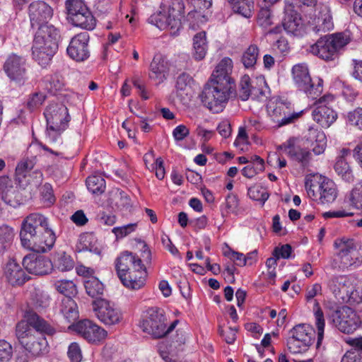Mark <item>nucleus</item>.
<instances>
[{"instance_id":"obj_1","label":"nucleus","mask_w":362,"mask_h":362,"mask_svg":"<svg viewBox=\"0 0 362 362\" xmlns=\"http://www.w3.org/2000/svg\"><path fill=\"white\" fill-rule=\"evenodd\" d=\"M25 318L16 325L17 340L32 357H42L49 352V344L45 334L53 335L55 329L35 312H27Z\"/></svg>"},{"instance_id":"obj_2","label":"nucleus","mask_w":362,"mask_h":362,"mask_svg":"<svg viewBox=\"0 0 362 362\" xmlns=\"http://www.w3.org/2000/svg\"><path fill=\"white\" fill-rule=\"evenodd\" d=\"M20 238L25 248L35 252L49 250L56 240V235L49 228L47 218L38 213L31 214L23 220Z\"/></svg>"},{"instance_id":"obj_3","label":"nucleus","mask_w":362,"mask_h":362,"mask_svg":"<svg viewBox=\"0 0 362 362\" xmlns=\"http://www.w3.org/2000/svg\"><path fill=\"white\" fill-rule=\"evenodd\" d=\"M60 39V31L55 26L40 25L35 33L32 45L33 59L42 67L49 65L58 49Z\"/></svg>"},{"instance_id":"obj_4","label":"nucleus","mask_w":362,"mask_h":362,"mask_svg":"<svg viewBox=\"0 0 362 362\" xmlns=\"http://www.w3.org/2000/svg\"><path fill=\"white\" fill-rule=\"evenodd\" d=\"M235 92V85L208 81L202 93V102L212 113H221Z\"/></svg>"},{"instance_id":"obj_5","label":"nucleus","mask_w":362,"mask_h":362,"mask_svg":"<svg viewBox=\"0 0 362 362\" xmlns=\"http://www.w3.org/2000/svg\"><path fill=\"white\" fill-rule=\"evenodd\" d=\"M350 40L349 35L344 33L326 35L311 45L307 50L325 61H333Z\"/></svg>"},{"instance_id":"obj_6","label":"nucleus","mask_w":362,"mask_h":362,"mask_svg":"<svg viewBox=\"0 0 362 362\" xmlns=\"http://www.w3.org/2000/svg\"><path fill=\"white\" fill-rule=\"evenodd\" d=\"M178 322L179 321L176 320L168 326L164 310L158 307H151L142 315L139 327L144 332L153 338L160 339L172 332Z\"/></svg>"},{"instance_id":"obj_7","label":"nucleus","mask_w":362,"mask_h":362,"mask_svg":"<svg viewBox=\"0 0 362 362\" xmlns=\"http://www.w3.org/2000/svg\"><path fill=\"white\" fill-rule=\"evenodd\" d=\"M267 112L269 119L268 126L272 128L293 123L304 113V110L295 111L290 102L280 98L270 100L267 105Z\"/></svg>"},{"instance_id":"obj_8","label":"nucleus","mask_w":362,"mask_h":362,"mask_svg":"<svg viewBox=\"0 0 362 362\" xmlns=\"http://www.w3.org/2000/svg\"><path fill=\"white\" fill-rule=\"evenodd\" d=\"M305 187L308 197L322 204L332 203L337 197L335 183L325 177L307 179Z\"/></svg>"},{"instance_id":"obj_9","label":"nucleus","mask_w":362,"mask_h":362,"mask_svg":"<svg viewBox=\"0 0 362 362\" xmlns=\"http://www.w3.org/2000/svg\"><path fill=\"white\" fill-rule=\"evenodd\" d=\"M334 247L341 268L358 267L362 263V245H356L353 239L338 238L334 241Z\"/></svg>"},{"instance_id":"obj_10","label":"nucleus","mask_w":362,"mask_h":362,"mask_svg":"<svg viewBox=\"0 0 362 362\" xmlns=\"http://www.w3.org/2000/svg\"><path fill=\"white\" fill-rule=\"evenodd\" d=\"M66 9L68 18L75 26L91 30L96 25V20L82 0H66Z\"/></svg>"},{"instance_id":"obj_11","label":"nucleus","mask_w":362,"mask_h":362,"mask_svg":"<svg viewBox=\"0 0 362 362\" xmlns=\"http://www.w3.org/2000/svg\"><path fill=\"white\" fill-rule=\"evenodd\" d=\"M3 69L8 78L19 86H23L29 79L27 59L20 55L11 54L6 59Z\"/></svg>"},{"instance_id":"obj_12","label":"nucleus","mask_w":362,"mask_h":362,"mask_svg":"<svg viewBox=\"0 0 362 362\" xmlns=\"http://www.w3.org/2000/svg\"><path fill=\"white\" fill-rule=\"evenodd\" d=\"M44 115L48 131L61 134L68 127L70 116L64 105L62 103L49 105L44 112Z\"/></svg>"},{"instance_id":"obj_13","label":"nucleus","mask_w":362,"mask_h":362,"mask_svg":"<svg viewBox=\"0 0 362 362\" xmlns=\"http://www.w3.org/2000/svg\"><path fill=\"white\" fill-rule=\"evenodd\" d=\"M292 76L297 87L305 92L308 97L315 99L322 91V85L319 81L315 85L310 78L306 64H296L292 68Z\"/></svg>"},{"instance_id":"obj_14","label":"nucleus","mask_w":362,"mask_h":362,"mask_svg":"<svg viewBox=\"0 0 362 362\" xmlns=\"http://www.w3.org/2000/svg\"><path fill=\"white\" fill-rule=\"evenodd\" d=\"M329 317L333 325L345 334L353 333L361 324L356 311L348 306H342L334 311Z\"/></svg>"},{"instance_id":"obj_15","label":"nucleus","mask_w":362,"mask_h":362,"mask_svg":"<svg viewBox=\"0 0 362 362\" xmlns=\"http://www.w3.org/2000/svg\"><path fill=\"white\" fill-rule=\"evenodd\" d=\"M93 310L96 317L106 325L119 324L123 318L120 309L113 303L104 298L93 302Z\"/></svg>"},{"instance_id":"obj_16","label":"nucleus","mask_w":362,"mask_h":362,"mask_svg":"<svg viewBox=\"0 0 362 362\" xmlns=\"http://www.w3.org/2000/svg\"><path fill=\"white\" fill-rule=\"evenodd\" d=\"M329 291L339 303H350L355 291L354 280L351 276H334L327 282Z\"/></svg>"},{"instance_id":"obj_17","label":"nucleus","mask_w":362,"mask_h":362,"mask_svg":"<svg viewBox=\"0 0 362 362\" xmlns=\"http://www.w3.org/2000/svg\"><path fill=\"white\" fill-rule=\"evenodd\" d=\"M73 329L90 343L98 344L105 339L107 331L90 320H82L72 325Z\"/></svg>"},{"instance_id":"obj_18","label":"nucleus","mask_w":362,"mask_h":362,"mask_svg":"<svg viewBox=\"0 0 362 362\" xmlns=\"http://www.w3.org/2000/svg\"><path fill=\"white\" fill-rule=\"evenodd\" d=\"M90 35L87 32L75 35L66 49L67 54L76 62H84L90 57Z\"/></svg>"},{"instance_id":"obj_19","label":"nucleus","mask_w":362,"mask_h":362,"mask_svg":"<svg viewBox=\"0 0 362 362\" xmlns=\"http://www.w3.org/2000/svg\"><path fill=\"white\" fill-rule=\"evenodd\" d=\"M177 3L178 6L177 13H175L174 8H172V11L170 9L168 13L165 11L156 12L148 18V22L160 30L165 29L168 27L173 28L179 26L180 24L179 16L182 14L183 4L179 1Z\"/></svg>"},{"instance_id":"obj_20","label":"nucleus","mask_w":362,"mask_h":362,"mask_svg":"<svg viewBox=\"0 0 362 362\" xmlns=\"http://www.w3.org/2000/svg\"><path fill=\"white\" fill-rule=\"evenodd\" d=\"M115 267L119 279L125 276L132 270L144 267L141 257L136 255L124 251L122 252L115 260Z\"/></svg>"},{"instance_id":"obj_21","label":"nucleus","mask_w":362,"mask_h":362,"mask_svg":"<svg viewBox=\"0 0 362 362\" xmlns=\"http://www.w3.org/2000/svg\"><path fill=\"white\" fill-rule=\"evenodd\" d=\"M266 88L267 83L264 77L259 76L251 81L249 76L245 75L240 82L239 97L243 101L247 100L250 95H263Z\"/></svg>"},{"instance_id":"obj_22","label":"nucleus","mask_w":362,"mask_h":362,"mask_svg":"<svg viewBox=\"0 0 362 362\" xmlns=\"http://www.w3.org/2000/svg\"><path fill=\"white\" fill-rule=\"evenodd\" d=\"M23 264L29 273L35 275L47 274L52 269V264L47 257L36 254L26 255Z\"/></svg>"},{"instance_id":"obj_23","label":"nucleus","mask_w":362,"mask_h":362,"mask_svg":"<svg viewBox=\"0 0 362 362\" xmlns=\"http://www.w3.org/2000/svg\"><path fill=\"white\" fill-rule=\"evenodd\" d=\"M29 17L32 28L39 27L41 25H48L47 21L52 16V8L42 1H34L28 8Z\"/></svg>"},{"instance_id":"obj_24","label":"nucleus","mask_w":362,"mask_h":362,"mask_svg":"<svg viewBox=\"0 0 362 362\" xmlns=\"http://www.w3.org/2000/svg\"><path fill=\"white\" fill-rule=\"evenodd\" d=\"M279 148L291 158L298 161L304 167L308 165L312 157L310 152L301 148L295 138L289 139Z\"/></svg>"},{"instance_id":"obj_25","label":"nucleus","mask_w":362,"mask_h":362,"mask_svg":"<svg viewBox=\"0 0 362 362\" xmlns=\"http://www.w3.org/2000/svg\"><path fill=\"white\" fill-rule=\"evenodd\" d=\"M303 145L312 148L315 155L322 154L327 146V138L325 133L314 127H310L303 137Z\"/></svg>"},{"instance_id":"obj_26","label":"nucleus","mask_w":362,"mask_h":362,"mask_svg":"<svg viewBox=\"0 0 362 362\" xmlns=\"http://www.w3.org/2000/svg\"><path fill=\"white\" fill-rule=\"evenodd\" d=\"M170 65L165 57L161 54L153 57L149 66V78L157 83H163L168 77Z\"/></svg>"},{"instance_id":"obj_27","label":"nucleus","mask_w":362,"mask_h":362,"mask_svg":"<svg viewBox=\"0 0 362 362\" xmlns=\"http://www.w3.org/2000/svg\"><path fill=\"white\" fill-rule=\"evenodd\" d=\"M232 70V60L228 57H225L218 64L209 81L235 85V82L230 76Z\"/></svg>"},{"instance_id":"obj_28","label":"nucleus","mask_w":362,"mask_h":362,"mask_svg":"<svg viewBox=\"0 0 362 362\" xmlns=\"http://www.w3.org/2000/svg\"><path fill=\"white\" fill-rule=\"evenodd\" d=\"M0 199L6 204L16 207L21 203L20 196L8 177H0Z\"/></svg>"},{"instance_id":"obj_29","label":"nucleus","mask_w":362,"mask_h":362,"mask_svg":"<svg viewBox=\"0 0 362 362\" xmlns=\"http://www.w3.org/2000/svg\"><path fill=\"white\" fill-rule=\"evenodd\" d=\"M4 275L6 281L12 286L23 285L28 279L23 269L15 260H10L7 262Z\"/></svg>"},{"instance_id":"obj_30","label":"nucleus","mask_w":362,"mask_h":362,"mask_svg":"<svg viewBox=\"0 0 362 362\" xmlns=\"http://www.w3.org/2000/svg\"><path fill=\"white\" fill-rule=\"evenodd\" d=\"M285 13L286 15L283 21L284 30L287 33L296 35H300L304 25L300 14L293 10L291 5L286 6Z\"/></svg>"},{"instance_id":"obj_31","label":"nucleus","mask_w":362,"mask_h":362,"mask_svg":"<svg viewBox=\"0 0 362 362\" xmlns=\"http://www.w3.org/2000/svg\"><path fill=\"white\" fill-rule=\"evenodd\" d=\"M147 278L146 267H140L129 272L125 276L120 278L122 284L132 290H138L144 286Z\"/></svg>"},{"instance_id":"obj_32","label":"nucleus","mask_w":362,"mask_h":362,"mask_svg":"<svg viewBox=\"0 0 362 362\" xmlns=\"http://www.w3.org/2000/svg\"><path fill=\"white\" fill-rule=\"evenodd\" d=\"M313 117L322 127L327 128L336 121L337 115L327 105H319L313 111Z\"/></svg>"},{"instance_id":"obj_33","label":"nucleus","mask_w":362,"mask_h":362,"mask_svg":"<svg viewBox=\"0 0 362 362\" xmlns=\"http://www.w3.org/2000/svg\"><path fill=\"white\" fill-rule=\"evenodd\" d=\"M334 27L332 18L329 11L325 10L313 20L312 30L316 33H325L332 30Z\"/></svg>"},{"instance_id":"obj_34","label":"nucleus","mask_w":362,"mask_h":362,"mask_svg":"<svg viewBox=\"0 0 362 362\" xmlns=\"http://www.w3.org/2000/svg\"><path fill=\"white\" fill-rule=\"evenodd\" d=\"M292 335L312 345L315 341V331L308 324H300L295 326L291 330Z\"/></svg>"},{"instance_id":"obj_35","label":"nucleus","mask_w":362,"mask_h":362,"mask_svg":"<svg viewBox=\"0 0 362 362\" xmlns=\"http://www.w3.org/2000/svg\"><path fill=\"white\" fill-rule=\"evenodd\" d=\"M231 6L235 13L245 18H250L254 11V2L252 0H226Z\"/></svg>"},{"instance_id":"obj_36","label":"nucleus","mask_w":362,"mask_h":362,"mask_svg":"<svg viewBox=\"0 0 362 362\" xmlns=\"http://www.w3.org/2000/svg\"><path fill=\"white\" fill-rule=\"evenodd\" d=\"M313 312L315 317V325L317 329V347L318 348L321 345L324 339L325 320L323 312L317 301L315 303Z\"/></svg>"},{"instance_id":"obj_37","label":"nucleus","mask_w":362,"mask_h":362,"mask_svg":"<svg viewBox=\"0 0 362 362\" xmlns=\"http://www.w3.org/2000/svg\"><path fill=\"white\" fill-rule=\"evenodd\" d=\"M259 49L255 44H251L243 52L241 62L246 69H252L257 64Z\"/></svg>"},{"instance_id":"obj_38","label":"nucleus","mask_w":362,"mask_h":362,"mask_svg":"<svg viewBox=\"0 0 362 362\" xmlns=\"http://www.w3.org/2000/svg\"><path fill=\"white\" fill-rule=\"evenodd\" d=\"M193 55L197 60H202L205 57L207 51L205 32H200L194 35L193 38Z\"/></svg>"},{"instance_id":"obj_39","label":"nucleus","mask_w":362,"mask_h":362,"mask_svg":"<svg viewBox=\"0 0 362 362\" xmlns=\"http://www.w3.org/2000/svg\"><path fill=\"white\" fill-rule=\"evenodd\" d=\"M61 313L69 322L74 321L79 317L77 304L71 298L62 300Z\"/></svg>"},{"instance_id":"obj_40","label":"nucleus","mask_w":362,"mask_h":362,"mask_svg":"<svg viewBox=\"0 0 362 362\" xmlns=\"http://www.w3.org/2000/svg\"><path fill=\"white\" fill-rule=\"evenodd\" d=\"M84 286L86 293L92 298H96L103 295L104 291L103 283L94 276L88 278L84 281Z\"/></svg>"},{"instance_id":"obj_41","label":"nucleus","mask_w":362,"mask_h":362,"mask_svg":"<svg viewBox=\"0 0 362 362\" xmlns=\"http://www.w3.org/2000/svg\"><path fill=\"white\" fill-rule=\"evenodd\" d=\"M86 186L91 193L100 194L105 189V181L101 175H91L86 179Z\"/></svg>"},{"instance_id":"obj_42","label":"nucleus","mask_w":362,"mask_h":362,"mask_svg":"<svg viewBox=\"0 0 362 362\" xmlns=\"http://www.w3.org/2000/svg\"><path fill=\"white\" fill-rule=\"evenodd\" d=\"M334 170L345 181L350 182L354 180L352 170L344 158L339 157L337 158L334 165Z\"/></svg>"},{"instance_id":"obj_43","label":"nucleus","mask_w":362,"mask_h":362,"mask_svg":"<svg viewBox=\"0 0 362 362\" xmlns=\"http://www.w3.org/2000/svg\"><path fill=\"white\" fill-rule=\"evenodd\" d=\"M110 204L117 209H122L130 206V198L124 192L116 189L111 192L110 197Z\"/></svg>"},{"instance_id":"obj_44","label":"nucleus","mask_w":362,"mask_h":362,"mask_svg":"<svg viewBox=\"0 0 362 362\" xmlns=\"http://www.w3.org/2000/svg\"><path fill=\"white\" fill-rule=\"evenodd\" d=\"M193 9L188 13V18H194L195 14L199 16H204L202 13L208 10L212 6V0H186Z\"/></svg>"},{"instance_id":"obj_45","label":"nucleus","mask_w":362,"mask_h":362,"mask_svg":"<svg viewBox=\"0 0 362 362\" xmlns=\"http://www.w3.org/2000/svg\"><path fill=\"white\" fill-rule=\"evenodd\" d=\"M14 231L8 226H0V252L8 249L13 242Z\"/></svg>"},{"instance_id":"obj_46","label":"nucleus","mask_w":362,"mask_h":362,"mask_svg":"<svg viewBox=\"0 0 362 362\" xmlns=\"http://www.w3.org/2000/svg\"><path fill=\"white\" fill-rule=\"evenodd\" d=\"M193 82L192 78L186 73H182L177 78L176 91L177 95L182 96L183 94L188 95L191 90V85Z\"/></svg>"},{"instance_id":"obj_47","label":"nucleus","mask_w":362,"mask_h":362,"mask_svg":"<svg viewBox=\"0 0 362 362\" xmlns=\"http://www.w3.org/2000/svg\"><path fill=\"white\" fill-rule=\"evenodd\" d=\"M54 288L66 298H71V296L77 293L76 286L74 281L70 280H58L54 284Z\"/></svg>"},{"instance_id":"obj_48","label":"nucleus","mask_w":362,"mask_h":362,"mask_svg":"<svg viewBox=\"0 0 362 362\" xmlns=\"http://www.w3.org/2000/svg\"><path fill=\"white\" fill-rule=\"evenodd\" d=\"M54 266L59 271L68 272L74 268V262L70 255L62 252L58 254L57 259L54 260Z\"/></svg>"},{"instance_id":"obj_49","label":"nucleus","mask_w":362,"mask_h":362,"mask_svg":"<svg viewBox=\"0 0 362 362\" xmlns=\"http://www.w3.org/2000/svg\"><path fill=\"white\" fill-rule=\"evenodd\" d=\"M249 197L255 201H259L264 204L269 198L267 190L259 185H255L247 191Z\"/></svg>"},{"instance_id":"obj_50","label":"nucleus","mask_w":362,"mask_h":362,"mask_svg":"<svg viewBox=\"0 0 362 362\" xmlns=\"http://www.w3.org/2000/svg\"><path fill=\"white\" fill-rule=\"evenodd\" d=\"M287 346L291 353L300 354L306 351L311 345L292 335L287 341Z\"/></svg>"},{"instance_id":"obj_51","label":"nucleus","mask_w":362,"mask_h":362,"mask_svg":"<svg viewBox=\"0 0 362 362\" xmlns=\"http://www.w3.org/2000/svg\"><path fill=\"white\" fill-rule=\"evenodd\" d=\"M349 201L354 209L362 213V181L352 189Z\"/></svg>"},{"instance_id":"obj_52","label":"nucleus","mask_w":362,"mask_h":362,"mask_svg":"<svg viewBox=\"0 0 362 362\" xmlns=\"http://www.w3.org/2000/svg\"><path fill=\"white\" fill-rule=\"evenodd\" d=\"M274 16L269 8H262L257 17V23L259 26L267 29L274 23Z\"/></svg>"},{"instance_id":"obj_53","label":"nucleus","mask_w":362,"mask_h":362,"mask_svg":"<svg viewBox=\"0 0 362 362\" xmlns=\"http://www.w3.org/2000/svg\"><path fill=\"white\" fill-rule=\"evenodd\" d=\"M137 228V223H129L120 227H115L112 232L115 235L117 239L123 238L134 232Z\"/></svg>"},{"instance_id":"obj_54","label":"nucleus","mask_w":362,"mask_h":362,"mask_svg":"<svg viewBox=\"0 0 362 362\" xmlns=\"http://www.w3.org/2000/svg\"><path fill=\"white\" fill-rule=\"evenodd\" d=\"M42 199L46 206H51L55 202V197L53 194L52 187L49 183H45L40 189Z\"/></svg>"},{"instance_id":"obj_55","label":"nucleus","mask_w":362,"mask_h":362,"mask_svg":"<svg viewBox=\"0 0 362 362\" xmlns=\"http://www.w3.org/2000/svg\"><path fill=\"white\" fill-rule=\"evenodd\" d=\"M64 86V80L63 77L59 74H55L51 76L48 80L47 88L53 93L62 90Z\"/></svg>"},{"instance_id":"obj_56","label":"nucleus","mask_w":362,"mask_h":362,"mask_svg":"<svg viewBox=\"0 0 362 362\" xmlns=\"http://www.w3.org/2000/svg\"><path fill=\"white\" fill-rule=\"evenodd\" d=\"M13 355L11 344L4 339H0V361H8Z\"/></svg>"},{"instance_id":"obj_57","label":"nucleus","mask_w":362,"mask_h":362,"mask_svg":"<svg viewBox=\"0 0 362 362\" xmlns=\"http://www.w3.org/2000/svg\"><path fill=\"white\" fill-rule=\"evenodd\" d=\"M347 120L350 124L362 130V107H358L347 114Z\"/></svg>"},{"instance_id":"obj_58","label":"nucleus","mask_w":362,"mask_h":362,"mask_svg":"<svg viewBox=\"0 0 362 362\" xmlns=\"http://www.w3.org/2000/svg\"><path fill=\"white\" fill-rule=\"evenodd\" d=\"M67 355L71 362H81L83 356L79 344L76 342H72L69 346Z\"/></svg>"},{"instance_id":"obj_59","label":"nucleus","mask_w":362,"mask_h":362,"mask_svg":"<svg viewBox=\"0 0 362 362\" xmlns=\"http://www.w3.org/2000/svg\"><path fill=\"white\" fill-rule=\"evenodd\" d=\"M219 334L227 344H231L236 339L238 329L236 327H228L223 329L219 327Z\"/></svg>"},{"instance_id":"obj_60","label":"nucleus","mask_w":362,"mask_h":362,"mask_svg":"<svg viewBox=\"0 0 362 362\" xmlns=\"http://www.w3.org/2000/svg\"><path fill=\"white\" fill-rule=\"evenodd\" d=\"M217 132L224 139L228 138L232 133L230 122L228 119H223L217 126Z\"/></svg>"},{"instance_id":"obj_61","label":"nucleus","mask_w":362,"mask_h":362,"mask_svg":"<svg viewBox=\"0 0 362 362\" xmlns=\"http://www.w3.org/2000/svg\"><path fill=\"white\" fill-rule=\"evenodd\" d=\"M248 144V136L245 127H240L238 129V136L234 141L236 147L243 149L244 146Z\"/></svg>"},{"instance_id":"obj_62","label":"nucleus","mask_w":362,"mask_h":362,"mask_svg":"<svg viewBox=\"0 0 362 362\" xmlns=\"http://www.w3.org/2000/svg\"><path fill=\"white\" fill-rule=\"evenodd\" d=\"M189 134V129L184 124L178 125L173 131V136L176 141H182Z\"/></svg>"},{"instance_id":"obj_63","label":"nucleus","mask_w":362,"mask_h":362,"mask_svg":"<svg viewBox=\"0 0 362 362\" xmlns=\"http://www.w3.org/2000/svg\"><path fill=\"white\" fill-rule=\"evenodd\" d=\"M45 100V95L41 93L33 94L28 102V106L30 109L33 110L41 105Z\"/></svg>"},{"instance_id":"obj_64","label":"nucleus","mask_w":362,"mask_h":362,"mask_svg":"<svg viewBox=\"0 0 362 362\" xmlns=\"http://www.w3.org/2000/svg\"><path fill=\"white\" fill-rule=\"evenodd\" d=\"M341 362H362V358L358 351L354 349L346 351Z\"/></svg>"}]
</instances>
